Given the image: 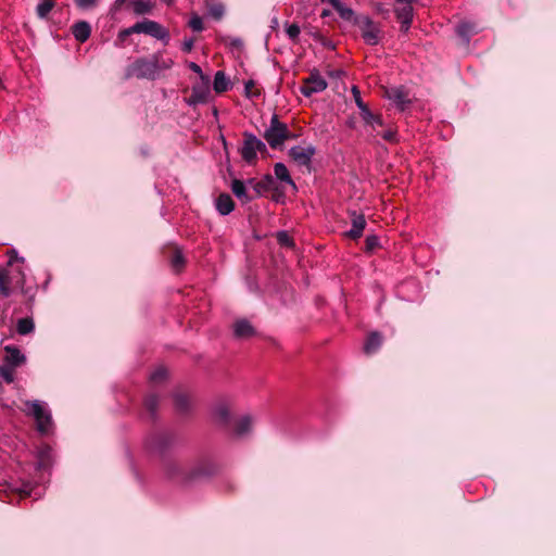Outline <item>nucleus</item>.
I'll use <instances>...</instances> for the list:
<instances>
[{"instance_id": "f257e3e1", "label": "nucleus", "mask_w": 556, "mask_h": 556, "mask_svg": "<svg viewBox=\"0 0 556 556\" xmlns=\"http://www.w3.org/2000/svg\"><path fill=\"white\" fill-rule=\"evenodd\" d=\"M175 434L169 430H153L144 439L146 451L163 460L166 454L175 445Z\"/></svg>"}, {"instance_id": "f03ea898", "label": "nucleus", "mask_w": 556, "mask_h": 556, "mask_svg": "<svg viewBox=\"0 0 556 556\" xmlns=\"http://www.w3.org/2000/svg\"><path fill=\"white\" fill-rule=\"evenodd\" d=\"M263 137L271 149H279L285 141L290 140L289 128L287 124L279 119L277 114H274L270 118L269 127L264 131Z\"/></svg>"}, {"instance_id": "7ed1b4c3", "label": "nucleus", "mask_w": 556, "mask_h": 556, "mask_svg": "<svg viewBox=\"0 0 556 556\" xmlns=\"http://www.w3.org/2000/svg\"><path fill=\"white\" fill-rule=\"evenodd\" d=\"M218 472L217 464L210 456H200L189 466L188 478L190 483L207 479Z\"/></svg>"}, {"instance_id": "20e7f679", "label": "nucleus", "mask_w": 556, "mask_h": 556, "mask_svg": "<svg viewBox=\"0 0 556 556\" xmlns=\"http://www.w3.org/2000/svg\"><path fill=\"white\" fill-rule=\"evenodd\" d=\"M136 77L138 79L154 80L156 78L153 58H139L126 67L125 79Z\"/></svg>"}, {"instance_id": "39448f33", "label": "nucleus", "mask_w": 556, "mask_h": 556, "mask_svg": "<svg viewBox=\"0 0 556 556\" xmlns=\"http://www.w3.org/2000/svg\"><path fill=\"white\" fill-rule=\"evenodd\" d=\"M162 469L167 479L179 482L182 484H189L188 470L187 467L181 460L173 457H167L161 460Z\"/></svg>"}, {"instance_id": "423d86ee", "label": "nucleus", "mask_w": 556, "mask_h": 556, "mask_svg": "<svg viewBox=\"0 0 556 556\" xmlns=\"http://www.w3.org/2000/svg\"><path fill=\"white\" fill-rule=\"evenodd\" d=\"M23 410L35 418L39 432H48L52 422L51 415L45 409L39 401H26L25 408Z\"/></svg>"}, {"instance_id": "0eeeda50", "label": "nucleus", "mask_w": 556, "mask_h": 556, "mask_svg": "<svg viewBox=\"0 0 556 556\" xmlns=\"http://www.w3.org/2000/svg\"><path fill=\"white\" fill-rule=\"evenodd\" d=\"M130 31L132 34H146L163 41L169 39L168 31L161 24L147 18L130 26Z\"/></svg>"}, {"instance_id": "6e6552de", "label": "nucleus", "mask_w": 556, "mask_h": 556, "mask_svg": "<svg viewBox=\"0 0 556 556\" xmlns=\"http://www.w3.org/2000/svg\"><path fill=\"white\" fill-rule=\"evenodd\" d=\"M354 23L358 25L362 31V37L367 45L376 46L379 43L382 31L379 25L370 17L363 16L361 18H355Z\"/></svg>"}, {"instance_id": "1a4fd4ad", "label": "nucleus", "mask_w": 556, "mask_h": 556, "mask_svg": "<svg viewBox=\"0 0 556 556\" xmlns=\"http://www.w3.org/2000/svg\"><path fill=\"white\" fill-rule=\"evenodd\" d=\"M315 154L316 148L313 144L294 146L288 152L289 157L298 166L304 167L308 172L312 169V159Z\"/></svg>"}, {"instance_id": "9d476101", "label": "nucleus", "mask_w": 556, "mask_h": 556, "mask_svg": "<svg viewBox=\"0 0 556 556\" xmlns=\"http://www.w3.org/2000/svg\"><path fill=\"white\" fill-rule=\"evenodd\" d=\"M302 81L303 85L300 87V91L307 98L314 93L324 91L328 87L327 81L320 76L316 68L312 70L309 76Z\"/></svg>"}, {"instance_id": "9b49d317", "label": "nucleus", "mask_w": 556, "mask_h": 556, "mask_svg": "<svg viewBox=\"0 0 556 556\" xmlns=\"http://www.w3.org/2000/svg\"><path fill=\"white\" fill-rule=\"evenodd\" d=\"M211 97L210 78L208 76H202L199 83L192 86L191 96L189 98V104H200L208 102Z\"/></svg>"}, {"instance_id": "f8f14e48", "label": "nucleus", "mask_w": 556, "mask_h": 556, "mask_svg": "<svg viewBox=\"0 0 556 556\" xmlns=\"http://www.w3.org/2000/svg\"><path fill=\"white\" fill-rule=\"evenodd\" d=\"M384 96L401 111L406 110L412 102L408 90L403 86L386 89Z\"/></svg>"}, {"instance_id": "ddd939ff", "label": "nucleus", "mask_w": 556, "mask_h": 556, "mask_svg": "<svg viewBox=\"0 0 556 556\" xmlns=\"http://www.w3.org/2000/svg\"><path fill=\"white\" fill-rule=\"evenodd\" d=\"M255 141H257V137L252 132H243V144L240 149L241 157L244 162L252 165L257 161V155L255 151Z\"/></svg>"}, {"instance_id": "4468645a", "label": "nucleus", "mask_w": 556, "mask_h": 556, "mask_svg": "<svg viewBox=\"0 0 556 556\" xmlns=\"http://www.w3.org/2000/svg\"><path fill=\"white\" fill-rule=\"evenodd\" d=\"M215 422L224 428L228 429L232 426V417L230 413V407L225 401H219L213 410Z\"/></svg>"}, {"instance_id": "2eb2a0df", "label": "nucleus", "mask_w": 556, "mask_h": 556, "mask_svg": "<svg viewBox=\"0 0 556 556\" xmlns=\"http://www.w3.org/2000/svg\"><path fill=\"white\" fill-rule=\"evenodd\" d=\"M164 254L173 269L176 273H180L186 264L181 250L177 245H169L164 251Z\"/></svg>"}, {"instance_id": "dca6fc26", "label": "nucleus", "mask_w": 556, "mask_h": 556, "mask_svg": "<svg viewBox=\"0 0 556 556\" xmlns=\"http://www.w3.org/2000/svg\"><path fill=\"white\" fill-rule=\"evenodd\" d=\"M351 217L352 227L349 231H346L345 235L348 238L352 240H357L363 236V231L367 223L363 214H357L356 212H353L351 214Z\"/></svg>"}, {"instance_id": "f3484780", "label": "nucleus", "mask_w": 556, "mask_h": 556, "mask_svg": "<svg viewBox=\"0 0 556 556\" xmlns=\"http://www.w3.org/2000/svg\"><path fill=\"white\" fill-rule=\"evenodd\" d=\"M233 334L238 339H248L255 334V329L247 319H239L233 324Z\"/></svg>"}, {"instance_id": "a211bd4d", "label": "nucleus", "mask_w": 556, "mask_h": 556, "mask_svg": "<svg viewBox=\"0 0 556 556\" xmlns=\"http://www.w3.org/2000/svg\"><path fill=\"white\" fill-rule=\"evenodd\" d=\"M4 352V361L7 365L17 367L25 362V356L21 353L20 349L14 345H5Z\"/></svg>"}, {"instance_id": "6ab92c4d", "label": "nucleus", "mask_w": 556, "mask_h": 556, "mask_svg": "<svg viewBox=\"0 0 556 556\" xmlns=\"http://www.w3.org/2000/svg\"><path fill=\"white\" fill-rule=\"evenodd\" d=\"M276 188V181L274 177L269 174L265 175L261 180H257V184H254V199L261 197L265 192L273 190Z\"/></svg>"}, {"instance_id": "aec40b11", "label": "nucleus", "mask_w": 556, "mask_h": 556, "mask_svg": "<svg viewBox=\"0 0 556 556\" xmlns=\"http://www.w3.org/2000/svg\"><path fill=\"white\" fill-rule=\"evenodd\" d=\"M72 33L77 41L85 42L90 37L91 26L86 21H79L72 26Z\"/></svg>"}, {"instance_id": "412c9836", "label": "nucleus", "mask_w": 556, "mask_h": 556, "mask_svg": "<svg viewBox=\"0 0 556 556\" xmlns=\"http://www.w3.org/2000/svg\"><path fill=\"white\" fill-rule=\"evenodd\" d=\"M231 191L242 203L254 200L253 194L248 192L245 184L240 179H233L231 181Z\"/></svg>"}, {"instance_id": "4be33fe9", "label": "nucleus", "mask_w": 556, "mask_h": 556, "mask_svg": "<svg viewBox=\"0 0 556 556\" xmlns=\"http://www.w3.org/2000/svg\"><path fill=\"white\" fill-rule=\"evenodd\" d=\"M216 210L220 215H228L235 208V202L228 193H220L215 201Z\"/></svg>"}, {"instance_id": "5701e85b", "label": "nucleus", "mask_w": 556, "mask_h": 556, "mask_svg": "<svg viewBox=\"0 0 556 556\" xmlns=\"http://www.w3.org/2000/svg\"><path fill=\"white\" fill-rule=\"evenodd\" d=\"M176 409L181 413H188L191 408V396L184 391H177L173 395Z\"/></svg>"}, {"instance_id": "b1692460", "label": "nucleus", "mask_w": 556, "mask_h": 556, "mask_svg": "<svg viewBox=\"0 0 556 556\" xmlns=\"http://www.w3.org/2000/svg\"><path fill=\"white\" fill-rule=\"evenodd\" d=\"M382 340L383 339H382L381 333H379L377 331L369 333V336L365 342V345H364V352L367 355L376 353L380 349V346L382 344Z\"/></svg>"}, {"instance_id": "393cba45", "label": "nucleus", "mask_w": 556, "mask_h": 556, "mask_svg": "<svg viewBox=\"0 0 556 556\" xmlns=\"http://www.w3.org/2000/svg\"><path fill=\"white\" fill-rule=\"evenodd\" d=\"M252 425H253L252 417L249 415H245V416L241 417L240 419H238L233 424V431H235L236 435L243 437L251 432Z\"/></svg>"}, {"instance_id": "a878e982", "label": "nucleus", "mask_w": 556, "mask_h": 556, "mask_svg": "<svg viewBox=\"0 0 556 556\" xmlns=\"http://www.w3.org/2000/svg\"><path fill=\"white\" fill-rule=\"evenodd\" d=\"M159 405L160 397L156 394L150 393L144 396L143 408L151 419L155 418Z\"/></svg>"}, {"instance_id": "bb28decb", "label": "nucleus", "mask_w": 556, "mask_h": 556, "mask_svg": "<svg viewBox=\"0 0 556 556\" xmlns=\"http://www.w3.org/2000/svg\"><path fill=\"white\" fill-rule=\"evenodd\" d=\"M12 278L7 268H0V293L2 296L8 298L12 293L11 289Z\"/></svg>"}, {"instance_id": "cd10ccee", "label": "nucleus", "mask_w": 556, "mask_h": 556, "mask_svg": "<svg viewBox=\"0 0 556 556\" xmlns=\"http://www.w3.org/2000/svg\"><path fill=\"white\" fill-rule=\"evenodd\" d=\"M332 8L339 13L340 17L345 21H355L354 11L348 7H345L341 0H331Z\"/></svg>"}, {"instance_id": "c85d7f7f", "label": "nucleus", "mask_w": 556, "mask_h": 556, "mask_svg": "<svg viewBox=\"0 0 556 556\" xmlns=\"http://www.w3.org/2000/svg\"><path fill=\"white\" fill-rule=\"evenodd\" d=\"M229 80L223 71H218L215 74L213 88L216 93H223L229 89Z\"/></svg>"}, {"instance_id": "c756f323", "label": "nucleus", "mask_w": 556, "mask_h": 556, "mask_svg": "<svg viewBox=\"0 0 556 556\" xmlns=\"http://www.w3.org/2000/svg\"><path fill=\"white\" fill-rule=\"evenodd\" d=\"M274 173H275V176L277 179H279L280 181L287 182V184L291 185L293 188H295V184L292 180V178L289 174V170L283 163H276L274 165Z\"/></svg>"}, {"instance_id": "7c9ffc66", "label": "nucleus", "mask_w": 556, "mask_h": 556, "mask_svg": "<svg viewBox=\"0 0 556 556\" xmlns=\"http://www.w3.org/2000/svg\"><path fill=\"white\" fill-rule=\"evenodd\" d=\"M396 18L401 24H408L413 22V7L412 5H399L395 8Z\"/></svg>"}, {"instance_id": "2f4dec72", "label": "nucleus", "mask_w": 556, "mask_h": 556, "mask_svg": "<svg viewBox=\"0 0 556 556\" xmlns=\"http://www.w3.org/2000/svg\"><path fill=\"white\" fill-rule=\"evenodd\" d=\"M35 330V323L31 317H25L17 320L16 331L21 336H27Z\"/></svg>"}, {"instance_id": "473e14b6", "label": "nucleus", "mask_w": 556, "mask_h": 556, "mask_svg": "<svg viewBox=\"0 0 556 556\" xmlns=\"http://www.w3.org/2000/svg\"><path fill=\"white\" fill-rule=\"evenodd\" d=\"M477 31L475 24L470 22L459 23L456 27L457 35L465 38L467 41L472 35L477 34Z\"/></svg>"}, {"instance_id": "72a5a7b5", "label": "nucleus", "mask_w": 556, "mask_h": 556, "mask_svg": "<svg viewBox=\"0 0 556 556\" xmlns=\"http://www.w3.org/2000/svg\"><path fill=\"white\" fill-rule=\"evenodd\" d=\"M51 466V451L48 446L38 452L37 467L40 470H46Z\"/></svg>"}, {"instance_id": "f704fd0d", "label": "nucleus", "mask_w": 556, "mask_h": 556, "mask_svg": "<svg viewBox=\"0 0 556 556\" xmlns=\"http://www.w3.org/2000/svg\"><path fill=\"white\" fill-rule=\"evenodd\" d=\"M361 116L363 118V121L368 124V125H371L372 127H375L376 125L377 126H380L382 127L383 126V119H382V116L379 115V114H375L372 113L369 108L367 110H365L364 112L361 113Z\"/></svg>"}, {"instance_id": "c9c22d12", "label": "nucleus", "mask_w": 556, "mask_h": 556, "mask_svg": "<svg viewBox=\"0 0 556 556\" xmlns=\"http://www.w3.org/2000/svg\"><path fill=\"white\" fill-rule=\"evenodd\" d=\"M134 12L137 15H144L151 13L153 3L150 0H136L132 3Z\"/></svg>"}, {"instance_id": "e433bc0d", "label": "nucleus", "mask_w": 556, "mask_h": 556, "mask_svg": "<svg viewBox=\"0 0 556 556\" xmlns=\"http://www.w3.org/2000/svg\"><path fill=\"white\" fill-rule=\"evenodd\" d=\"M54 7V0H39L36 8L38 17L46 18Z\"/></svg>"}, {"instance_id": "4c0bfd02", "label": "nucleus", "mask_w": 556, "mask_h": 556, "mask_svg": "<svg viewBox=\"0 0 556 556\" xmlns=\"http://www.w3.org/2000/svg\"><path fill=\"white\" fill-rule=\"evenodd\" d=\"M153 58V63L155 65V73L157 74V72L160 70H168L172 67L173 65V60L168 59V60H164L161 55V53H154L152 55Z\"/></svg>"}, {"instance_id": "58836bf2", "label": "nucleus", "mask_w": 556, "mask_h": 556, "mask_svg": "<svg viewBox=\"0 0 556 556\" xmlns=\"http://www.w3.org/2000/svg\"><path fill=\"white\" fill-rule=\"evenodd\" d=\"M14 368L15 367L7 364L0 366V376L7 383H12L14 381Z\"/></svg>"}, {"instance_id": "ea45409f", "label": "nucleus", "mask_w": 556, "mask_h": 556, "mask_svg": "<svg viewBox=\"0 0 556 556\" xmlns=\"http://www.w3.org/2000/svg\"><path fill=\"white\" fill-rule=\"evenodd\" d=\"M277 241L281 247L294 248V240L287 231H279Z\"/></svg>"}, {"instance_id": "a19ab883", "label": "nucleus", "mask_w": 556, "mask_h": 556, "mask_svg": "<svg viewBox=\"0 0 556 556\" xmlns=\"http://www.w3.org/2000/svg\"><path fill=\"white\" fill-rule=\"evenodd\" d=\"M166 376L167 370L163 367H160L151 374L150 380L152 383H161L165 380Z\"/></svg>"}, {"instance_id": "79ce46f5", "label": "nucleus", "mask_w": 556, "mask_h": 556, "mask_svg": "<svg viewBox=\"0 0 556 556\" xmlns=\"http://www.w3.org/2000/svg\"><path fill=\"white\" fill-rule=\"evenodd\" d=\"M352 93L355 100L357 108L361 110V113L368 109V105L363 101L361 97V92L356 86L352 87Z\"/></svg>"}, {"instance_id": "37998d69", "label": "nucleus", "mask_w": 556, "mask_h": 556, "mask_svg": "<svg viewBox=\"0 0 556 556\" xmlns=\"http://www.w3.org/2000/svg\"><path fill=\"white\" fill-rule=\"evenodd\" d=\"M378 247H379V238L375 235L367 236V238L365 240V251L372 252Z\"/></svg>"}, {"instance_id": "c03bdc74", "label": "nucleus", "mask_w": 556, "mask_h": 556, "mask_svg": "<svg viewBox=\"0 0 556 556\" xmlns=\"http://www.w3.org/2000/svg\"><path fill=\"white\" fill-rule=\"evenodd\" d=\"M189 26L193 31H202L204 28L202 17L194 14L189 21Z\"/></svg>"}, {"instance_id": "a18cd8bd", "label": "nucleus", "mask_w": 556, "mask_h": 556, "mask_svg": "<svg viewBox=\"0 0 556 556\" xmlns=\"http://www.w3.org/2000/svg\"><path fill=\"white\" fill-rule=\"evenodd\" d=\"M300 26L298 24H291L287 27L286 33L288 37L293 41L296 42L300 35Z\"/></svg>"}, {"instance_id": "49530a36", "label": "nucleus", "mask_w": 556, "mask_h": 556, "mask_svg": "<svg viewBox=\"0 0 556 556\" xmlns=\"http://www.w3.org/2000/svg\"><path fill=\"white\" fill-rule=\"evenodd\" d=\"M255 87L254 80H248L244 84V92L248 98L258 97L261 94L260 90H253Z\"/></svg>"}, {"instance_id": "de8ad7c7", "label": "nucleus", "mask_w": 556, "mask_h": 556, "mask_svg": "<svg viewBox=\"0 0 556 556\" xmlns=\"http://www.w3.org/2000/svg\"><path fill=\"white\" fill-rule=\"evenodd\" d=\"M224 42L236 49L243 47V41L240 38L227 37L224 39Z\"/></svg>"}, {"instance_id": "09e8293b", "label": "nucleus", "mask_w": 556, "mask_h": 556, "mask_svg": "<svg viewBox=\"0 0 556 556\" xmlns=\"http://www.w3.org/2000/svg\"><path fill=\"white\" fill-rule=\"evenodd\" d=\"M255 144L256 154L260 153L263 157H265L268 154L266 144L258 138L257 141H255Z\"/></svg>"}, {"instance_id": "8fccbe9b", "label": "nucleus", "mask_w": 556, "mask_h": 556, "mask_svg": "<svg viewBox=\"0 0 556 556\" xmlns=\"http://www.w3.org/2000/svg\"><path fill=\"white\" fill-rule=\"evenodd\" d=\"M130 35H132V33L130 31V27L122 29L117 35L116 45L121 46L122 42H124Z\"/></svg>"}, {"instance_id": "3c124183", "label": "nucleus", "mask_w": 556, "mask_h": 556, "mask_svg": "<svg viewBox=\"0 0 556 556\" xmlns=\"http://www.w3.org/2000/svg\"><path fill=\"white\" fill-rule=\"evenodd\" d=\"M74 2L80 9H89L97 4V0H74Z\"/></svg>"}, {"instance_id": "603ef678", "label": "nucleus", "mask_w": 556, "mask_h": 556, "mask_svg": "<svg viewBox=\"0 0 556 556\" xmlns=\"http://www.w3.org/2000/svg\"><path fill=\"white\" fill-rule=\"evenodd\" d=\"M381 137L388 142L396 141V131L393 129H388L381 134Z\"/></svg>"}, {"instance_id": "864d4df0", "label": "nucleus", "mask_w": 556, "mask_h": 556, "mask_svg": "<svg viewBox=\"0 0 556 556\" xmlns=\"http://www.w3.org/2000/svg\"><path fill=\"white\" fill-rule=\"evenodd\" d=\"M188 66H189V68H190L193 73H195V74H198V75L200 76V79H202V76H205V75L203 74V72H202L201 67H200L197 63H194V62H190Z\"/></svg>"}, {"instance_id": "5fc2aeb1", "label": "nucleus", "mask_w": 556, "mask_h": 556, "mask_svg": "<svg viewBox=\"0 0 556 556\" xmlns=\"http://www.w3.org/2000/svg\"><path fill=\"white\" fill-rule=\"evenodd\" d=\"M193 49V39H189L184 42L182 50L185 52H190Z\"/></svg>"}, {"instance_id": "6e6d98bb", "label": "nucleus", "mask_w": 556, "mask_h": 556, "mask_svg": "<svg viewBox=\"0 0 556 556\" xmlns=\"http://www.w3.org/2000/svg\"><path fill=\"white\" fill-rule=\"evenodd\" d=\"M9 265H12L13 261L18 260L16 251L12 250L10 253Z\"/></svg>"}, {"instance_id": "4d7b16f0", "label": "nucleus", "mask_w": 556, "mask_h": 556, "mask_svg": "<svg viewBox=\"0 0 556 556\" xmlns=\"http://www.w3.org/2000/svg\"><path fill=\"white\" fill-rule=\"evenodd\" d=\"M331 77H340L343 72L341 70L331 71L328 73Z\"/></svg>"}, {"instance_id": "13d9d810", "label": "nucleus", "mask_w": 556, "mask_h": 556, "mask_svg": "<svg viewBox=\"0 0 556 556\" xmlns=\"http://www.w3.org/2000/svg\"><path fill=\"white\" fill-rule=\"evenodd\" d=\"M20 494H21V496H22V497H27V496H29V495H30V490H29V489L24 488V489H22V490L20 491Z\"/></svg>"}, {"instance_id": "bf43d9fd", "label": "nucleus", "mask_w": 556, "mask_h": 556, "mask_svg": "<svg viewBox=\"0 0 556 556\" xmlns=\"http://www.w3.org/2000/svg\"><path fill=\"white\" fill-rule=\"evenodd\" d=\"M412 23L408 24H401V31L407 33L409 30Z\"/></svg>"}, {"instance_id": "052dcab7", "label": "nucleus", "mask_w": 556, "mask_h": 556, "mask_svg": "<svg viewBox=\"0 0 556 556\" xmlns=\"http://www.w3.org/2000/svg\"><path fill=\"white\" fill-rule=\"evenodd\" d=\"M254 184H257V180L254 178H251L248 180V185L254 190Z\"/></svg>"}, {"instance_id": "680f3d73", "label": "nucleus", "mask_w": 556, "mask_h": 556, "mask_svg": "<svg viewBox=\"0 0 556 556\" xmlns=\"http://www.w3.org/2000/svg\"><path fill=\"white\" fill-rule=\"evenodd\" d=\"M126 1H127V0H116V1H115V3H114V5H115V8H119V7H122Z\"/></svg>"}, {"instance_id": "e2e57ef3", "label": "nucleus", "mask_w": 556, "mask_h": 556, "mask_svg": "<svg viewBox=\"0 0 556 556\" xmlns=\"http://www.w3.org/2000/svg\"><path fill=\"white\" fill-rule=\"evenodd\" d=\"M289 136H290V139H296L300 135H299V134L291 132V131L289 130Z\"/></svg>"}, {"instance_id": "0e129e2a", "label": "nucleus", "mask_w": 556, "mask_h": 556, "mask_svg": "<svg viewBox=\"0 0 556 556\" xmlns=\"http://www.w3.org/2000/svg\"><path fill=\"white\" fill-rule=\"evenodd\" d=\"M324 46L325 47H329L331 49H334V46H332L331 42H329V41L328 42H324Z\"/></svg>"}, {"instance_id": "69168bd1", "label": "nucleus", "mask_w": 556, "mask_h": 556, "mask_svg": "<svg viewBox=\"0 0 556 556\" xmlns=\"http://www.w3.org/2000/svg\"><path fill=\"white\" fill-rule=\"evenodd\" d=\"M166 3L170 4L173 0H164Z\"/></svg>"}, {"instance_id": "338daca9", "label": "nucleus", "mask_w": 556, "mask_h": 556, "mask_svg": "<svg viewBox=\"0 0 556 556\" xmlns=\"http://www.w3.org/2000/svg\"><path fill=\"white\" fill-rule=\"evenodd\" d=\"M325 15H328V12H327V11H324V12H323V16H325Z\"/></svg>"}]
</instances>
